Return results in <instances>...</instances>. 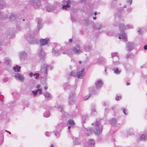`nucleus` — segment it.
I'll return each instance as SVG.
<instances>
[{"label":"nucleus","instance_id":"13d9d810","mask_svg":"<svg viewBox=\"0 0 147 147\" xmlns=\"http://www.w3.org/2000/svg\"><path fill=\"white\" fill-rule=\"evenodd\" d=\"M66 3L67 4H70L71 3V1L69 0H67L66 1Z\"/></svg>","mask_w":147,"mask_h":147},{"label":"nucleus","instance_id":"f704fd0d","mask_svg":"<svg viewBox=\"0 0 147 147\" xmlns=\"http://www.w3.org/2000/svg\"><path fill=\"white\" fill-rule=\"evenodd\" d=\"M77 74L74 71H72L71 72L70 75V76H72L75 77H77Z\"/></svg>","mask_w":147,"mask_h":147},{"label":"nucleus","instance_id":"603ef678","mask_svg":"<svg viewBox=\"0 0 147 147\" xmlns=\"http://www.w3.org/2000/svg\"><path fill=\"white\" fill-rule=\"evenodd\" d=\"M119 63V62L118 61H113V64L114 65H115L116 64H118Z\"/></svg>","mask_w":147,"mask_h":147},{"label":"nucleus","instance_id":"7ed1b4c3","mask_svg":"<svg viewBox=\"0 0 147 147\" xmlns=\"http://www.w3.org/2000/svg\"><path fill=\"white\" fill-rule=\"evenodd\" d=\"M45 5L47 11L49 12H51L54 10L57 6L60 7L61 5L57 2L55 3L54 5H51L49 3L46 2Z\"/></svg>","mask_w":147,"mask_h":147},{"label":"nucleus","instance_id":"69168bd1","mask_svg":"<svg viewBox=\"0 0 147 147\" xmlns=\"http://www.w3.org/2000/svg\"><path fill=\"white\" fill-rule=\"evenodd\" d=\"M29 75L31 77L33 75V73L32 72H31L29 74Z\"/></svg>","mask_w":147,"mask_h":147},{"label":"nucleus","instance_id":"72a5a7b5","mask_svg":"<svg viewBox=\"0 0 147 147\" xmlns=\"http://www.w3.org/2000/svg\"><path fill=\"white\" fill-rule=\"evenodd\" d=\"M93 130V129L91 128H89V129L87 130V132L86 134H87L88 136H89L92 133Z\"/></svg>","mask_w":147,"mask_h":147},{"label":"nucleus","instance_id":"4468645a","mask_svg":"<svg viewBox=\"0 0 147 147\" xmlns=\"http://www.w3.org/2000/svg\"><path fill=\"white\" fill-rule=\"evenodd\" d=\"M36 21L38 23L37 28L38 30H39L42 26V20L40 18H38L36 19Z\"/></svg>","mask_w":147,"mask_h":147},{"label":"nucleus","instance_id":"de8ad7c7","mask_svg":"<svg viewBox=\"0 0 147 147\" xmlns=\"http://www.w3.org/2000/svg\"><path fill=\"white\" fill-rule=\"evenodd\" d=\"M107 34L109 36H111L113 35V33L112 32H107Z\"/></svg>","mask_w":147,"mask_h":147},{"label":"nucleus","instance_id":"774afa93","mask_svg":"<svg viewBox=\"0 0 147 147\" xmlns=\"http://www.w3.org/2000/svg\"><path fill=\"white\" fill-rule=\"evenodd\" d=\"M47 88H48V87H47V86H45L44 87V89H45V90H47Z\"/></svg>","mask_w":147,"mask_h":147},{"label":"nucleus","instance_id":"052dcab7","mask_svg":"<svg viewBox=\"0 0 147 147\" xmlns=\"http://www.w3.org/2000/svg\"><path fill=\"white\" fill-rule=\"evenodd\" d=\"M71 128V126H68V132L69 133H70V130H69V129H70Z\"/></svg>","mask_w":147,"mask_h":147},{"label":"nucleus","instance_id":"2eb2a0df","mask_svg":"<svg viewBox=\"0 0 147 147\" xmlns=\"http://www.w3.org/2000/svg\"><path fill=\"white\" fill-rule=\"evenodd\" d=\"M41 46L46 45L47 43L48 40L46 39H41L39 40Z\"/></svg>","mask_w":147,"mask_h":147},{"label":"nucleus","instance_id":"864d4df0","mask_svg":"<svg viewBox=\"0 0 147 147\" xmlns=\"http://www.w3.org/2000/svg\"><path fill=\"white\" fill-rule=\"evenodd\" d=\"M103 61H101V60L98 61L97 62V63L98 64L100 65L102 63V62Z\"/></svg>","mask_w":147,"mask_h":147},{"label":"nucleus","instance_id":"1a4fd4ad","mask_svg":"<svg viewBox=\"0 0 147 147\" xmlns=\"http://www.w3.org/2000/svg\"><path fill=\"white\" fill-rule=\"evenodd\" d=\"M27 40H28L29 42L32 44H37L38 43V40L37 38H34L32 36H31L28 38Z\"/></svg>","mask_w":147,"mask_h":147},{"label":"nucleus","instance_id":"c85d7f7f","mask_svg":"<svg viewBox=\"0 0 147 147\" xmlns=\"http://www.w3.org/2000/svg\"><path fill=\"white\" fill-rule=\"evenodd\" d=\"M146 137L147 136L146 135L143 134L140 136V138L138 139H140L141 140L145 141L146 140Z\"/></svg>","mask_w":147,"mask_h":147},{"label":"nucleus","instance_id":"c756f323","mask_svg":"<svg viewBox=\"0 0 147 147\" xmlns=\"http://www.w3.org/2000/svg\"><path fill=\"white\" fill-rule=\"evenodd\" d=\"M20 67L18 65H16V66H14L13 67V69L16 72L19 71L20 70Z\"/></svg>","mask_w":147,"mask_h":147},{"label":"nucleus","instance_id":"a18cd8bd","mask_svg":"<svg viewBox=\"0 0 147 147\" xmlns=\"http://www.w3.org/2000/svg\"><path fill=\"white\" fill-rule=\"evenodd\" d=\"M96 29L99 30L100 29L101 27H102V24H98L97 25H96Z\"/></svg>","mask_w":147,"mask_h":147},{"label":"nucleus","instance_id":"338daca9","mask_svg":"<svg viewBox=\"0 0 147 147\" xmlns=\"http://www.w3.org/2000/svg\"><path fill=\"white\" fill-rule=\"evenodd\" d=\"M40 87V85L38 84L37 86V88H39Z\"/></svg>","mask_w":147,"mask_h":147},{"label":"nucleus","instance_id":"6e6552de","mask_svg":"<svg viewBox=\"0 0 147 147\" xmlns=\"http://www.w3.org/2000/svg\"><path fill=\"white\" fill-rule=\"evenodd\" d=\"M136 45L132 42H128L127 43L126 48L128 51H131L134 49Z\"/></svg>","mask_w":147,"mask_h":147},{"label":"nucleus","instance_id":"680f3d73","mask_svg":"<svg viewBox=\"0 0 147 147\" xmlns=\"http://www.w3.org/2000/svg\"><path fill=\"white\" fill-rule=\"evenodd\" d=\"M144 49L145 50H147V45H145L144 47Z\"/></svg>","mask_w":147,"mask_h":147},{"label":"nucleus","instance_id":"b1692460","mask_svg":"<svg viewBox=\"0 0 147 147\" xmlns=\"http://www.w3.org/2000/svg\"><path fill=\"white\" fill-rule=\"evenodd\" d=\"M76 102V100L74 99L68 98V104L70 106L74 105Z\"/></svg>","mask_w":147,"mask_h":147},{"label":"nucleus","instance_id":"4c0bfd02","mask_svg":"<svg viewBox=\"0 0 147 147\" xmlns=\"http://www.w3.org/2000/svg\"><path fill=\"white\" fill-rule=\"evenodd\" d=\"M112 57H113L115 56L119 57V55L118 53L117 52L112 53H111Z\"/></svg>","mask_w":147,"mask_h":147},{"label":"nucleus","instance_id":"20e7f679","mask_svg":"<svg viewBox=\"0 0 147 147\" xmlns=\"http://www.w3.org/2000/svg\"><path fill=\"white\" fill-rule=\"evenodd\" d=\"M101 119H100L99 121L96 120V122L95 126L96 127H99L98 128H96L93 131V132L96 135H100L102 131L103 126L102 125H101Z\"/></svg>","mask_w":147,"mask_h":147},{"label":"nucleus","instance_id":"6ab92c4d","mask_svg":"<svg viewBox=\"0 0 147 147\" xmlns=\"http://www.w3.org/2000/svg\"><path fill=\"white\" fill-rule=\"evenodd\" d=\"M43 94L47 100H49L52 98V96L48 92H46L45 93Z\"/></svg>","mask_w":147,"mask_h":147},{"label":"nucleus","instance_id":"5fc2aeb1","mask_svg":"<svg viewBox=\"0 0 147 147\" xmlns=\"http://www.w3.org/2000/svg\"><path fill=\"white\" fill-rule=\"evenodd\" d=\"M38 91H39V93L40 94H41L42 93V90L41 89H39L38 90Z\"/></svg>","mask_w":147,"mask_h":147},{"label":"nucleus","instance_id":"a878e982","mask_svg":"<svg viewBox=\"0 0 147 147\" xmlns=\"http://www.w3.org/2000/svg\"><path fill=\"white\" fill-rule=\"evenodd\" d=\"M76 95V94L74 92H71L69 94L68 98L74 99Z\"/></svg>","mask_w":147,"mask_h":147},{"label":"nucleus","instance_id":"0e129e2a","mask_svg":"<svg viewBox=\"0 0 147 147\" xmlns=\"http://www.w3.org/2000/svg\"><path fill=\"white\" fill-rule=\"evenodd\" d=\"M116 3H114L113 4V5H112V3H111V7H114L115 6V5H116Z\"/></svg>","mask_w":147,"mask_h":147},{"label":"nucleus","instance_id":"4be33fe9","mask_svg":"<svg viewBox=\"0 0 147 147\" xmlns=\"http://www.w3.org/2000/svg\"><path fill=\"white\" fill-rule=\"evenodd\" d=\"M92 47L91 45H87L84 47V49L86 52H89L91 50Z\"/></svg>","mask_w":147,"mask_h":147},{"label":"nucleus","instance_id":"473e14b6","mask_svg":"<svg viewBox=\"0 0 147 147\" xmlns=\"http://www.w3.org/2000/svg\"><path fill=\"white\" fill-rule=\"evenodd\" d=\"M68 124L71 125H75V123L74 121L71 119H69L68 121Z\"/></svg>","mask_w":147,"mask_h":147},{"label":"nucleus","instance_id":"a211bd4d","mask_svg":"<svg viewBox=\"0 0 147 147\" xmlns=\"http://www.w3.org/2000/svg\"><path fill=\"white\" fill-rule=\"evenodd\" d=\"M39 55L40 58L41 59H43L45 57V53L44 51H42V48H41L39 51Z\"/></svg>","mask_w":147,"mask_h":147},{"label":"nucleus","instance_id":"0eeeda50","mask_svg":"<svg viewBox=\"0 0 147 147\" xmlns=\"http://www.w3.org/2000/svg\"><path fill=\"white\" fill-rule=\"evenodd\" d=\"M50 67L49 65L44 64L43 67H42L40 69L41 72L43 74L44 76L46 77L47 76V69Z\"/></svg>","mask_w":147,"mask_h":147},{"label":"nucleus","instance_id":"5701e85b","mask_svg":"<svg viewBox=\"0 0 147 147\" xmlns=\"http://www.w3.org/2000/svg\"><path fill=\"white\" fill-rule=\"evenodd\" d=\"M58 110L61 113L63 116L64 113V111L63 106L61 105H59L58 107Z\"/></svg>","mask_w":147,"mask_h":147},{"label":"nucleus","instance_id":"f8f14e48","mask_svg":"<svg viewBox=\"0 0 147 147\" xmlns=\"http://www.w3.org/2000/svg\"><path fill=\"white\" fill-rule=\"evenodd\" d=\"M84 70L85 69L83 68L81 71H78L77 73V77L79 78H82L84 74Z\"/></svg>","mask_w":147,"mask_h":147},{"label":"nucleus","instance_id":"9d476101","mask_svg":"<svg viewBox=\"0 0 147 147\" xmlns=\"http://www.w3.org/2000/svg\"><path fill=\"white\" fill-rule=\"evenodd\" d=\"M14 77L17 79L19 80L21 82H23L25 79V77L21 74L19 73L16 74Z\"/></svg>","mask_w":147,"mask_h":147},{"label":"nucleus","instance_id":"ddd939ff","mask_svg":"<svg viewBox=\"0 0 147 147\" xmlns=\"http://www.w3.org/2000/svg\"><path fill=\"white\" fill-rule=\"evenodd\" d=\"M103 82L101 80H98L95 84L96 88L97 89L100 88L102 86Z\"/></svg>","mask_w":147,"mask_h":147},{"label":"nucleus","instance_id":"7c9ffc66","mask_svg":"<svg viewBox=\"0 0 147 147\" xmlns=\"http://www.w3.org/2000/svg\"><path fill=\"white\" fill-rule=\"evenodd\" d=\"M88 117V116L86 115H83L82 117V121L83 123H85L86 119Z\"/></svg>","mask_w":147,"mask_h":147},{"label":"nucleus","instance_id":"cd10ccee","mask_svg":"<svg viewBox=\"0 0 147 147\" xmlns=\"http://www.w3.org/2000/svg\"><path fill=\"white\" fill-rule=\"evenodd\" d=\"M91 115H95L96 113V111L95 109V107H93L91 109Z\"/></svg>","mask_w":147,"mask_h":147},{"label":"nucleus","instance_id":"39448f33","mask_svg":"<svg viewBox=\"0 0 147 147\" xmlns=\"http://www.w3.org/2000/svg\"><path fill=\"white\" fill-rule=\"evenodd\" d=\"M64 123H59L56 127V130L55 131V135L57 137H58L59 135V132L61 131V128L63 127Z\"/></svg>","mask_w":147,"mask_h":147},{"label":"nucleus","instance_id":"aec40b11","mask_svg":"<svg viewBox=\"0 0 147 147\" xmlns=\"http://www.w3.org/2000/svg\"><path fill=\"white\" fill-rule=\"evenodd\" d=\"M95 144V141L93 139H90L88 143V147H94Z\"/></svg>","mask_w":147,"mask_h":147},{"label":"nucleus","instance_id":"412c9836","mask_svg":"<svg viewBox=\"0 0 147 147\" xmlns=\"http://www.w3.org/2000/svg\"><path fill=\"white\" fill-rule=\"evenodd\" d=\"M5 3L4 0H0V9H3L5 6Z\"/></svg>","mask_w":147,"mask_h":147},{"label":"nucleus","instance_id":"a19ab883","mask_svg":"<svg viewBox=\"0 0 147 147\" xmlns=\"http://www.w3.org/2000/svg\"><path fill=\"white\" fill-rule=\"evenodd\" d=\"M126 27V28L127 29H129V28H133V27L132 25H130L129 24L127 25V26Z\"/></svg>","mask_w":147,"mask_h":147},{"label":"nucleus","instance_id":"f3484780","mask_svg":"<svg viewBox=\"0 0 147 147\" xmlns=\"http://www.w3.org/2000/svg\"><path fill=\"white\" fill-rule=\"evenodd\" d=\"M117 120L115 118L111 119L109 121V123L113 126H115L117 125Z\"/></svg>","mask_w":147,"mask_h":147},{"label":"nucleus","instance_id":"bb28decb","mask_svg":"<svg viewBox=\"0 0 147 147\" xmlns=\"http://www.w3.org/2000/svg\"><path fill=\"white\" fill-rule=\"evenodd\" d=\"M90 94H91V95L95 94H97V92L95 91L94 90V88L93 87L90 88Z\"/></svg>","mask_w":147,"mask_h":147},{"label":"nucleus","instance_id":"f03ea898","mask_svg":"<svg viewBox=\"0 0 147 147\" xmlns=\"http://www.w3.org/2000/svg\"><path fill=\"white\" fill-rule=\"evenodd\" d=\"M119 27L120 30L122 32L120 33L119 36V38L122 39L123 41L126 42L127 41L126 35L124 31L125 30L126 27L124 24H119Z\"/></svg>","mask_w":147,"mask_h":147},{"label":"nucleus","instance_id":"2f4dec72","mask_svg":"<svg viewBox=\"0 0 147 147\" xmlns=\"http://www.w3.org/2000/svg\"><path fill=\"white\" fill-rule=\"evenodd\" d=\"M43 116L44 117H48L50 116V113L49 111H47L44 113Z\"/></svg>","mask_w":147,"mask_h":147},{"label":"nucleus","instance_id":"dca6fc26","mask_svg":"<svg viewBox=\"0 0 147 147\" xmlns=\"http://www.w3.org/2000/svg\"><path fill=\"white\" fill-rule=\"evenodd\" d=\"M27 57V53L24 52H22L20 54V57L21 59H24Z\"/></svg>","mask_w":147,"mask_h":147},{"label":"nucleus","instance_id":"4d7b16f0","mask_svg":"<svg viewBox=\"0 0 147 147\" xmlns=\"http://www.w3.org/2000/svg\"><path fill=\"white\" fill-rule=\"evenodd\" d=\"M84 22L87 24H88L89 22V20L88 19H86L84 20Z\"/></svg>","mask_w":147,"mask_h":147},{"label":"nucleus","instance_id":"09e8293b","mask_svg":"<svg viewBox=\"0 0 147 147\" xmlns=\"http://www.w3.org/2000/svg\"><path fill=\"white\" fill-rule=\"evenodd\" d=\"M70 7V6L69 4H67L65 5V9L67 10V9H66V8L68 7Z\"/></svg>","mask_w":147,"mask_h":147},{"label":"nucleus","instance_id":"3c124183","mask_svg":"<svg viewBox=\"0 0 147 147\" xmlns=\"http://www.w3.org/2000/svg\"><path fill=\"white\" fill-rule=\"evenodd\" d=\"M132 0H127V3H129L130 5L132 3Z\"/></svg>","mask_w":147,"mask_h":147},{"label":"nucleus","instance_id":"393cba45","mask_svg":"<svg viewBox=\"0 0 147 147\" xmlns=\"http://www.w3.org/2000/svg\"><path fill=\"white\" fill-rule=\"evenodd\" d=\"M9 19L11 21H14L17 19L16 16L15 14H12L10 16Z\"/></svg>","mask_w":147,"mask_h":147},{"label":"nucleus","instance_id":"ea45409f","mask_svg":"<svg viewBox=\"0 0 147 147\" xmlns=\"http://www.w3.org/2000/svg\"><path fill=\"white\" fill-rule=\"evenodd\" d=\"M121 110H123V113L125 115H127V113H126V112L127 111V109L124 108H121Z\"/></svg>","mask_w":147,"mask_h":147},{"label":"nucleus","instance_id":"58836bf2","mask_svg":"<svg viewBox=\"0 0 147 147\" xmlns=\"http://www.w3.org/2000/svg\"><path fill=\"white\" fill-rule=\"evenodd\" d=\"M91 94H89V95H86L84 98V100H88L91 96Z\"/></svg>","mask_w":147,"mask_h":147},{"label":"nucleus","instance_id":"c03bdc74","mask_svg":"<svg viewBox=\"0 0 147 147\" xmlns=\"http://www.w3.org/2000/svg\"><path fill=\"white\" fill-rule=\"evenodd\" d=\"M38 92V90H34L32 92V93H33V94L35 96L37 94Z\"/></svg>","mask_w":147,"mask_h":147},{"label":"nucleus","instance_id":"423d86ee","mask_svg":"<svg viewBox=\"0 0 147 147\" xmlns=\"http://www.w3.org/2000/svg\"><path fill=\"white\" fill-rule=\"evenodd\" d=\"M30 2L35 8H38L40 5V0H30Z\"/></svg>","mask_w":147,"mask_h":147},{"label":"nucleus","instance_id":"c9c22d12","mask_svg":"<svg viewBox=\"0 0 147 147\" xmlns=\"http://www.w3.org/2000/svg\"><path fill=\"white\" fill-rule=\"evenodd\" d=\"M74 144L75 145H78L80 144V142L78 141V140L77 138H75L74 142Z\"/></svg>","mask_w":147,"mask_h":147},{"label":"nucleus","instance_id":"9b49d317","mask_svg":"<svg viewBox=\"0 0 147 147\" xmlns=\"http://www.w3.org/2000/svg\"><path fill=\"white\" fill-rule=\"evenodd\" d=\"M80 45H76V47L73 48V51L74 53L76 54H78L81 52L80 50Z\"/></svg>","mask_w":147,"mask_h":147},{"label":"nucleus","instance_id":"8fccbe9b","mask_svg":"<svg viewBox=\"0 0 147 147\" xmlns=\"http://www.w3.org/2000/svg\"><path fill=\"white\" fill-rule=\"evenodd\" d=\"M51 133L50 132H46L45 133V135L46 136L49 137L50 134Z\"/></svg>","mask_w":147,"mask_h":147},{"label":"nucleus","instance_id":"f257e3e1","mask_svg":"<svg viewBox=\"0 0 147 147\" xmlns=\"http://www.w3.org/2000/svg\"><path fill=\"white\" fill-rule=\"evenodd\" d=\"M53 54L55 55H58L61 54H64V48L60 45H57L53 49Z\"/></svg>","mask_w":147,"mask_h":147},{"label":"nucleus","instance_id":"bf43d9fd","mask_svg":"<svg viewBox=\"0 0 147 147\" xmlns=\"http://www.w3.org/2000/svg\"><path fill=\"white\" fill-rule=\"evenodd\" d=\"M117 1V0H113L112 2V5H113V4L115 3H116Z\"/></svg>","mask_w":147,"mask_h":147},{"label":"nucleus","instance_id":"e2e57ef3","mask_svg":"<svg viewBox=\"0 0 147 147\" xmlns=\"http://www.w3.org/2000/svg\"><path fill=\"white\" fill-rule=\"evenodd\" d=\"M132 9L131 8H130L127 9V11L129 12H130L131 11Z\"/></svg>","mask_w":147,"mask_h":147},{"label":"nucleus","instance_id":"49530a36","mask_svg":"<svg viewBox=\"0 0 147 147\" xmlns=\"http://www.w3.org/2000/svg\"><path fill=\"white\" fill-rule=\"evenodd\" d=\"M39 73H36L34 74V76H36L35 77V78L36 79H37V78H39Z\"/></svg>","mask_w":147,"mask_h":147},{"label":"nucleus","instance_id":"79ce46f5","mask_svg":"<svg viewBox=\"0 0 147 147\" xmlns=\"http://www.w3.org/2000/svg\"><path fill=\"white\" fill-rule=\"evenodd\" d=\"M121 98V97L120 96H118L117 95L115 98V100L117 101H118Z\"/></svg>","mask_w":147,"mask_h":147},{"label":"nucleus","instance_id":"37998d69","mask_svg":"<svg viewBox=\"0 0 147 147\" xmlns=\"http://www.w3.org/2000/svg\"><path fill=\"white\" fill-rule=\"evenodd\" d=\"M130 55H131V56L132 58H133L134 57V55H131V53L130 55H129V54H127L126 56V58H129L130 57Z\"/></svg>","mask_w":147,"mask_h":147},{"label":"nucleus","instance_id":"6e6d98bb","mask_svg":"<svg viewBox=\"0 0 147 147\" xmlns=\"http://www.w3.org/2000/svg\"><path fill=\"white\" fill-rule=\"evenodd\" d=\"M8 80V79L7 78H5L3 79V81H4L5 82H7Z\"/></svg>","mask_w":147,"mask_h":147},{"label":"nucleus","instance_id":"e433bc0d","mask_svg":"<svg viewBox=\"0 0 147 147\" xmlns=\"http://www.w3.org/2000/svg\"><path fill=\"white\" fill-rule=\"evenodd\" d=\"M114 72L117 74H119L120 73L121 71L119 70L117 68H115L114 69Z\"/></svg>","mask_w":147,"mask_h":147}]
</instances>
